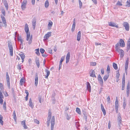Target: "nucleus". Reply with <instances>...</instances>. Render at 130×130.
<instances>
[{
	"mask_svg": "<svg viewBox=\"0 0 130 130\" xmlns=\"http://www.w3.org/2000/svg\"><path fill=\"white\" fill-rule=\"evenodd\" d=\"M38 99L39 102L41 103V96H39L38 97Z\"/></svg>",
	"mask_w": 130,
	"mask_h": 130,
	"instance_id": "obj_60",
	"label": "nucleus"
},
{
	"mask_svg": "<svg viewBox=\"0 0 130 130\" xmlns=\"http://www.w3.org/2000/svg\"><path fill=\"white\" fill-rule=\"evenodd\" d=\"M98 79L100 85L101 86H102L103 84V79L100 74H99L98 75Z\"/></svg>",
	"mask_w": 130,
	"mask_h": 130,
	"instance_id": "obj_10",
	"label": "nucleus"
},
{
	"mask_svg": "<svg viewBox=\"0 0 130 130\" xmlns=\"http://www.w3.org/2000/svg\"><path fill=\"white\" fill-rule=\"evenodd\" d=\"M6 103L5 102H4V103L3 105V109L4 110H6Z\"/></svg>",
	"mask_w": 130,
	"mask_h": 130,
	"instance_id": "obj_52",
	"label": "nucleus"
},
{
	"mask_svg": "<svg viewBox=\"0 0 130 130\" xmlns=\"http://www.w3.org/2000/svg\"><path fill=\"white\" fill-rule=\"evenodd\" d=\"M27 3V1L26 0H24L22 3L21 7L23 10H24L26 8V4Z\"/></svg>",
	"mask_w": 130,
	"mask_h": 130,
	"instance_id": "obj_9",
	"label": "nucleus"
},
{
	"mask_svg": "<svg viewBox=\"0 0 130 130\" xmlns=\"http://www.w3.org/2000/svg\"><path fill=\"white\" fill-rule=\"evenodd\" d=\"M20 57H21V59H24L25 57V56L24 54H22L20 55Z\"/></svg>",
	"mask_w": 130,
	"mask_h": 130,
	"instance_id": "obj_55",
	"label": "nucleus"
},
{
	"mask_svg": "<svg viewBox=\"0 0 130 130\" xmlns=\"http://www.w3.org/2000/svg\"><path fill=\"white\" fill-rule=\"evenodd\" d=\"M40 51L41 53L43 54L45 52V50L43 48H41L40 50Z\"/></svg>",
	"mask_w": 130,
	"mask_h": 130,
	"instance_id": "obj_54",
	"label": "nucleus"
},
{
	"mask_svg": "<svg viewBox=\"0 0 130 130\" xmlns=\"http://www.w3.org/2000/svg\"><path fill=\"white\" fill-rule=\"evenodd\" d=\"M101 108L103 112L104 115L105 116L106 114V112L102 104H101Z\"/></svg>",
	"mask_w": 130,
	"mask_h": 130,
	"instance_id": "obj_27",
	"label": "nucleus"
},
{
	"mask_svg": "<svg viewBox=\"0 0 130 130\" xmlns=\"http://www.w3.org/2000/svg\"><path fill=\"white\" fill-rule=\"evenodd\" d=\"M126 6L130 7V0H128L126 2Z\"/></svg>",
	"mask_w": 130,
	"mask_h": 130,
	"instance_id": "obj_37",
	"label": "nucleus"
},
{
	"mask_svg": "<svg viewBox=\"0 0 130 130\" xmlns=\"http://www.w3.org/2000/svg\"><path fill=\"white\" fill-rule=\"evenodd\" d=\"M34 122L35 123H36L38 124H39V121L38 120H37V119H34Z\"/></svg>",
	"mask_w": 130,
	"mask_h": 130,
	"instance_id": "obj_59",
	"label": "nucleus"
},
{
	"mask_svg": "<svg viewBox=\"0 0 130 130\" xmlns=\"http://www.w3.org/2000/svg\"><path fill=\"white\" fill-rule=\"evenodd\" d=\"M125 29L127 31H128L129 30V24L127 22H124L123 24Z\"/></svg>",
	"mask_w": 130,
	"mask_h": 130,
	"instance_id": "obj_6",
	"label": "nucleus"
},
{
	"mask_svg": "<svg viewBox=\"0 0 130 130\" xmlns=\"http://www.w3.org/2000/svg\"><path fill=\"white\" fill-rule=\"evenodd\" d=\"M18 39L19 41H20L21 42V44H20V46L23 45V42L24 41L21 38L20 36H19L18 37Z\"/></svg>",
	"mask_w": 130,
	"mask_h": 130,
	"instance_id": "obj_26",
	"label": "nucleus"
},
{
	"mask_svg": "<svg viewBox=\"0 0 130 130\" xmlns=\"http://www.w3.org/2000/svg\"><path fill=\"white\" fill-rule=\"evenodd\" d=\"M118 125L120 127V126L122 125L121 122H122V120L121 115L120 113H118Z\"/></svg>",
	"mask_w": 130,
	"mask_h": 130,
	"instance_id": "obj_3",
	"label": "nucleus"
},
{
	"mask_svg": "<svg viewBox=\"0 0 130 130\" xmlns=\"http://www.w3.org/2000/svg\"><path fill=\"white\" fill-rule=\"evenodd\" d=\"M70 52H68L66 58V63H68L69 62L70 60Z\"/></svg>",
	"mask_w": 130,
	"mask_h": 130,
	"instance_id": "obj_16",
	"label": "nucleus"
},
{
	"mask_svg": "<svg viewBox=\"0 0 130 130\" xmlns=\"http://www.w3.org/2000/svg\"><path fill=\"white\" fill-rule=\"evenodd\" d=\"M52 117V113L51 110L50 109H49L48 110V117L47 118H48L51 119Z\"/></svg>",
	"mask_w": 130,
	"mask_h": 130,
	"instance_id": "obj_28",
	"label": "nucleus"
},
{
	"mask_svg": "<svg viewBox=\"0 0 130 130\" xmlns=\"http://www.w3.org/2000/svg\"><path fill=\"white\" fill-rule=\"evenodd\" d=\"M64 59V57H62L61 58V60H60V62L61 63H62V62L63 60Z\"/></svg>",
	"mask_w": 130,
	"mask_h": 130,
	"instance_id": "obj_63",
	"label": "nucleus"
},
{
	"mask_svg": "<svg viewBox=\"0 0 130 130\" xmlns=\"http://www.w3.org/2000/svg\"><path fill=\"white\" fill-rule=\"evenodd\" d=\"M29 30V28L28 25L27 24H26L25 26V31L26 32V34H27V33H30L28 32Z\"/></svg>",
	"mask_w": 130,
	"mask_h": 130,
	"instance_id": "obj_21",
	"label": "nucleus"
},
{
	"mask_svg": "<svg viewBox=\"0 0 130 130\" xmlns=\"http://www.w3.org/2000/svg\"><path fill=\"white\" fill-rule=\"evenodd\" d=\"M87 89L88 90L89 92L91 91V87L90 83L88 82H87Z\"/></svg>",
	"mask_w": 130,
	"mask_h": 130,
	"instance_id": "obj_24",
	"label": "nucleus"
},
{
	"mask_svg": "<svg viewBox=\"0 0 130 130\" xmlns=\"http://www.w3.org/2000/svg\"><path fill=\"white\" fill-rule=\"evenodd\" d=\"M122 83H125V77L124 75H123V77Z\"/></svg>",
	"mask_w": 130,
	"mask_h": 130,
	"instance_id": "obj_47",
	"label": "nucleus"
},
{
	"mask_svg": "<svg viewBox=\"0 0 130 130\" xmlns=\"http://www.w3.org/2000/svg\"><path fill=\"white\" fill-rule=\"evenodd\" d=\"M36 19L35 18H34L32 20V24L34 30H35L36 26Z\"/></svg>",
	"mask_w": 130,
	"mask_h": 130,
	"instance_id": "obj_13",
	"label": "nucleus"
},
{
	"mask_svg": "<svg viewBox=\"0 0 130 130\" xmlns=\"http://www.w3.org/2000/svg\"><path fill=\"white\" fill-rule=\"evenodd\" d=\"M130 48V40H128L127 41V51L129 50Z\"/></svg>",
	"mask_w": 130,
	"mask_h": 130,
	"instance_id": "obj_29",
	"label": "nucleus"
},
{
	"mask_svg": "<svg viewBox=\"0 0 130 130\" xmlns=\"http://www.w3.org/2000/svg\"><path fill=\"white\" fill-rule=\"evenodd\" d=\"M130 82L128 81L127 83V87L126 93L127 96H128L129 93Z\"/></svg>",
	"mask_w": 130,
	"mask_h": 130,
	"instance_id": "obj_12",
	"label": "nucleus"
},
{
	"mask_svg": "<svg viewBox=\"0 0 130 130\" xmlns=\"http://www.w3.org/2000/svg\"><path fill=\"white\" fill-rule=\"evenodd\" d=\"M1 12L4 16L5 15V12L3 8H2L1 10Z\"/></svg>",
	"mask_w": 130,
	"mask_h": 130,
	"instance_id": "obj_39",
	"label": "nucleus"
},
{
	"mask_svg": "<svg viewBox=\"0 0 130 130\" xmlns=\"http://www.w3.org/2000/svg\"><path fill=\"white\" fill-rule=\"evenodd\" d=\"M66 117L67 119L68 120H69L70 118V117L69 116L68 114L67 113H66Z\"/></svg>",
	"mask_w": 130,
	"mask_h": 130,
	"instance_id": "obj_56",
	"label": "nucleus"
},
{
	"mask_svg": "<svg viewBox=\"0 0 130 130\" xmlns=\"http://www.w3.org/2000/svg\"><path fill=\"white\" fill-rule=\"evenodd\" d=\"M76 24V20L75 18L73 19V24L72 25V27L71 29V30L73 32L75 29Z\"/></svg>",
	"mask_w": 130,
	"mask_h": 130,
	"instance_id": "obj_14",
	"label": "nucleus"
},
{
	"mask_svg": "<svg viewBox=\"0 0 130 130\" xmlns=\"http://www.w3.org/2000/svg\"><path fill=\"white\" fill-rule=\"evenodd\" d=\"M38 74L37 73H36L35 74V84L36 86H37L38 84Z\"/></svg>",
	"mask_w": 130,
	"mask_h": 130,
	"instance_id": "obj_15",
	"label": "nucleus"
},
{
	"mask_svg": "<svg viewBox=\"0 0 130 130\" xmlns=\"http://www.w3.org/2000/svg\"><path fill=\"white\" fill-rule=\"evenodd\" d=\"M2 22L3 24V26L6 27L7 26L6 21H2Z\"/></svg>",
	"mask_w": 130,
	"mask_h": 130,
	"instance_id": "obj_50",
	"label": "nucleus"
},
{
	"mask_svg": "<svg viewBox=\"0 0 130 130\" xmlns=\"http://www.w3.org/2000/svg\"><path fill=\"white\" fill-rule=\"evenodd\" d=\"M45 8H47L49 5V3L48 0H47L45 2Z\"/></svg>",
	"mask_w": 130,
	"mask_h": 130,
	"instance_id": "obj_32",
	"label": "nucleus"
},
{
	"mask_svg": "<svg viewBox=\"0 0 130 130\" xmlns=\"http://www.w3.org/2000/svg\"><path fill=\"white\" fill-rule=\"evenodd\" d=\"M28 105L29 106L31 107V108L33 109L34 107V105L31 99V98L29 100Z\"/></svg>",
	"mask_w": 130,
	"mask_h": 130,
	"instance_id": "obj_19",
	"label": "nucleus"
},
{
	"mask_svg": "<svg viewBox=\"0 0 130 130\" xmlns=\"http://www.w3.org/2000/svg\"><path fill=\"white\" fill-rule=\"evenodd\" d=\"M96 63L95 62H91L90 63L91 66H94L96 65Z\"/></svg>",
	"mask_w": 130,
	"mask_h": 130,
	"instance_id": "obj_45",
	"label": "nucleus"
},
{
	"mask_svg": "<svg viewBox=\"0 0 130 130\" xmlns=\"http://www.w3.org/2000/svg\"><path fill=\"white\" fill-rule=\"evenodd\" d=\"M17 68L18 69L21 70V65L19 64L18 65V66Z\"/></svg>",
	"mask_w": 130,
	"mask_h": 130,
	"instance_id": "obj_64",
	"label": "nucleus"
},
{
	"mask_svg": "<svg viewBox=\"0 0 130 130\" xmlns=\"http://www.w3.org/2000/svg\"><path fill=\"white\" fill-rule=\"evenodd\" d=\"M45 71L46 73V75L45 76V78H47L48 76L50 75V72L49 71L47 70L46 69H45Z\"/></svg>",
	"mask_w": 130,
	"mask_h": 130,
	"instance_id": "obj_30",
	"label": "nucleus"
},
{
	"mask_svg": "<svg viewBox=\"0 0 130 130\" xmlns=\"http://www.w3.org/2000/svg\"><path fill=\"white\" fill-rule=\"evenodd\" d=\"M78 2L79 6V8L81 9V8L82 7V3L80 0H79Z\"/></svg>",
	"mask_w": 130,
	"mask_h": 130,
	"instance_id": "obj_43",
	"label": "nucleus"
},
{
	"mask_svg": "<svg viewBox=\"0 0 130 130\" xmlns=\"http://www.w3.org/2000/svg\"><path fill=\"white\" fill-rule=\"evenodd\" d=\"M26 124L25 121L24 120L21 122V124L22 125H23Z\"/></svg>",
	"mask_w": 130,
	"mask_h": 130,
	"instance_id": "obj_62",
	"label": "nucleus"
},
{
	"mask_svg": "<svg viewBox=\"0 0 130 130\" xmlns=\"http://www.w3.org/2000/svg\"><path fill=\"white\" fill-rule=\"evenodd\" d=\"M76 111L80 115L81 114V112L80 109L78 108H76Z\"/></svg>",
	"mask_w": 130,
	"mask_h": 130,
	"instance_id": "obj_41",
	"label": "nucleus"
},
{
	"mask_svg": "<svg viewBox=\"0 0 130 130\" xmlns=\"http://www.w3.org/2000/svg\"><path fill=\"white\" fill-rule=\"evenodd\" d=\"M6 80L7 86L9 89L10 88V78L8 73L7 72L6 73Z\"/></svg>",
	"mask_w": 130,
	"mask_h": 130,
	"instance_id": "obj_4",
	"label": "nucleus"
},
{
	"mask_svg": "<svg viewBox=\"0 0 130 130\" xmlns=\"http://www.w3.org/2000/svg\"><path fill=\"white\" fill-rule=\"evenodd\" d=\"M119 43L120 46L122 47H124L125 46V44L124 41L122 39H120Z\"/></svg>",
	"mask_w": 130,
	"mask_h": 130,
	"instance_id": "obj_20",
	"label": "nucleus"
},
{
	"mask_svg": "<svg viewBox=\"0 0 130 130\" xmlns=\"http://www.w3.org/2000/svg\"><path fill=\"white\" fill-rule=\"evenodd\" d=\"M113 67L116 70L118 69V67L117 64L115 63H113Z\"/></svg>",
	"mask_w": 130,
	"mask_h": 130,
	"instance_id": "obj_34",
	"label": "nucleus"
},
{
	"mask_svg": "<svg viewBox=\"0 0 130 130\" xmlns=\"http://www.w3.org/2000/svg\"><path fill=\"white\" fill-rule=\"evenodd\" d=\"M3 98H2V97H0V103L1 104H3Z\"/></svg>",
	"mask_w": 130,
	"mask_h": 130,
	"instance_id": "obj_48",
	"label": "nucleus"
},
{
	"mask_svg": "<svg viewBox=\"0 0 130 130\" xmlns=\"http://www.w3.org/2000/svg\"><path fill=\"white\" fill-rule=\"evenodd\" d=\"M120 76V74L119 72L118 71H117L116 76V78L117 79H118L119 77Z\"/></svg>",
	"mask_w": 130,
	"mask_h": 130,
	"instance_id": "obj_36",
	"label": "nucleus"
},
{
	"mask_svg": "<svg viewBox=\"0 0 130 130\" xmlns=\"http://www.w3.org/2000/svg\"><path fill=\"white\" fill-rule=\"evenodd\" d=\"M107 100L108 103H110V98L109 96H108L107 99Z\"/></svg>",
	"mask_w": 130,
	"mask_h": 130,
	"instance_id": "obj_53",
	"label": "nucleus"
},
{
	"mask_svg": "<svg viewBox=\"0 0 130 130\" xmlns=\"http://www.w3.org/2000/svg\"><path fill=\"white\" fill-rule=\"evenodd\" d=\"M90 75L92 77H96L95 74V72L93 70H91L89 73Z\"/></svg>",
	"mask_w": 130,
	"mask_h": 130,
	"instance_id": "obj_17",
	"label": "nucleus"
},
{
	"mask_svg": "<svg viewBox=\"0 0 130 130\" xmlns=\"http://www.w3.org/2000/svg\"><path fill=\"white\" fill-rule=\"evenodd\" d=\"M107 71L108 74H109V73L110 72V69L109 65H108L107 66Z\"/></svg>",
	"mask_w": 130,
	"mask_h": 130,
	"instance_id": "obj_40",
	"label": "nucleus"
},
{
	"mask_svg": "<svg viewBox=\"0 0 130 130\" xmlns=\"http://www.w3.org/2000/svg\"><path fill=\"white\" fill-rule=\"evenodd\" d=\"M128 67V65H125V71L126 73V71H127V69Z\"/></svg>",
	"mask_w": 130,
	"mask_h": 130,
	"instance_id": "obj_58",
	"label": "nucleus"
},
{
	"mask_svg": "<svg viewBox=\"0 0 130 130\" xmlns=\"http://www.w3.org/2000/svg\"><path fill=\"white\" fill-rule=\"evenodd\" d=\"M27 34L26 36V40L28 41L29 39V41L28 42V43L29 44H30L32 43V36H30V33H27Z\"/></svg>",
	"mask_w": 130,
	"mask_h": 130,
	"instance_id": "obj_2",
	"label": "nucleus"
},
{
	"mask_svg": "<svg viewBox=\"0 0 130 130\" xmlns=\"http://www.w3.org/2000/svg\"><path fill=\"white\" fill-rule=\"evenodd\" d=\"M115 107L116 111L117 113L118 111L119 104L118 101V99H117V98L116 100V101L115 102Z\"/></svg>",
	"mask_w": 130,
	"mask_h": 130,
	"instance_id": "obj_11",
	"label": "nucleus"
},
{
	"mask_svg": "<svg viewBox=\"0 0 130 130\" xmlns=\"http://www.w3.org/2000/svg\"><path fill=\"white\" fill-rule=\"evenodd\" d=\"M109 74L107 75H105L103 77L104 80L105 81H106L107 79L109 77Z\"/></svg>",
	"mask_w": 130,
	"mask_h": 130,
	"instance_id": "obj_33",
	"label": "nucleus"
},
{
	"mask_svg": "<svg viewBox=\"0 0 130 130\" xmlns=\"http://www.w3.org/2000/svg\"><path fill=\"white\" fill-rule=\"evenodd\" d=\"M116 51L119 53L120 54V57L121 58L123 57L124 56V51L122 49H117V50H116Z\"/></svg>",
	"mask_w": 130,
	"mask_h": 130,
	"instance_id": "obj_8",
	"label": "nucleus"
},
{
	"mask_svg": "<svg viewBox=\"0 0 130 130\" xmlns=\"http://www.w3.org/2000/svg\"><path fill=\"white\" fill-rule=\"evenodd\" d=\"M55 124V118L54 116H52L51 122V130H53V128Z\"/></svg>",
	"mask_w": 130,
	"mask_h": 130,
	"instance_id": "obj_5",
	"label": "nucleus"
},
{
	"mask_svg": "<svg viewBox=\"0 0 130 130\" xmlns=\"http://www.w3.org/2000/svg\"><path fill=\"white\" fill-rule=\"evenodd\" d=\"M13 118L14 120L15 121L17 119V117L15 111H13Z\"/></svg>",
	"mask_w": 130,
	"mask_h": 130,
	"instance_id": "obj_38",
	"label": "nucleus"
},
{
	"mask_svg": "<svg viewBox=\"0 0 130 130\" xmlns=\"http://www.w3.org/2000/svg\"><path fill=\"white\" fill-rule=\"evenodd\" d=\"M125 83H122V90H124L125 88Z\"/></svg>",
	"mask_w": 130,
	"mask_h": 130,
	"instance_id": "obj_49",
	"label": "nucleus"
},
{
	"mask_svg": "<svg viewBox=\"0 0 130 130\" xmlns=\"http://www.w3.org/2000/svg\"><path fill=\"white\" fill-rule=\"evenodd\" d=\"M52 22L51 21H50V22H49V23L48 24V26L50 27H51L52 26Z\"/></svg>",
	"mask_w": 130,
	"mask_h": 130,
	"instance_id": "obj_44",
	"label": "nucleus"
},
{
	"mask_svg": "<svg viewBox=\"0 0 130 130\" xmlns=\"http://www.w3.org/2000/svg\"><path fill=\"white\" fill-rule=\"evenodd\" d=\"M1 18H2V21H6V19H5V17H3V16H1Z\"/></svg>",
	"mask_w": 130,
	"mask_h": 130,
	"instance_id": "obj_61",
	"label": "nucleus"
},
{
	"mask_svg": "<svg viewBox=\"0 0 130 130\" xmlns=\"http://www.w3.org/2000/svg\"><path fill=\"white\" fill-rule=\"evenodd\" d=\"M116 5H117L121 6H122V3H121L119 1H118V2Z\"/></svg>",
	"mask_w": 130,
	"mask_h": 130,
	"instance_id": "obj_57",
	"label": "nucleus"
},
{
	"mask_svg": "<svg viewBox=\"0 0 130 130\" xmlns=\"http://www.w3.org/2000/svg\"><path fill=\"white\" fill-rule=\"evenodd\" d=\"M3 118L2 116L1 115H0V123L2 125H3V121L2 120Z\"/></svg>",
	"mask_w": 130,
	"mask_h": 130,
	"instance_id": "obj_35",
	"label": "nucleus"
},
{
	"mask_svg": "<svg viewBox=\"0 0 130 130\" xmlns=\"http://www.w3.org/2000/svg\"><path fill=\"white\" fill-rule=\"evenodd\" d=\"M35 62L37 67L39 68V67L40 64L38 58L36 57L35 59Z\"/></svg>",
	"mask_w": 130,
	"mask_h": 130,
	"instance_id": "obj_23",
	"label": "nucleus"
},
{
	"mask_svg": "<svg viewBox=\"0 0 130 130\" xmlns=\"http://www.w3.org/2000/svg\"><path fill=\"white\" fill-rule=\"evenodd\" d=\"M3 3L4 5L5 6L6 10H8L9 6L8 3L7 1H4L3 2Z\"/></svg>",
	"mask_w": 130,
	"mask_h": 130,
	"instance_id": "obj_25",
	"label": "nucleus"
},
{
	"mask_svg": "<svg viewBox=\"0 0 130 130\" xmlns=\"http://www.w3.org/2000/svg\"><path fill=\"white\" fill-rule=\"evenodd\" d=\"M36 51V53L39 56L40 55V53L39 52V49H36L35 50Z\"/></svg>",
	"mask_w": 130,
	"mask_h": 130,
	"instance_id": "obj_46",
	"label": "nucleus"
},
{
	"mask_svg": "<svg viewBox=\"0 0 130 130\" xmlns=\"http://www.w3.org/2000/svg\"><path fill=\"white\" fill-rule=\"evenodd\" d=\"M116 47L115 48L116 49V50H117V49H119L121 46H120V43L119 42H118L117 43L116 45Z\"/></svg>",
	"mask_w": 130,
	"mask_h": 130,
	"instance_id": "obj_31",
	"label": "nucleus"
},
{
	"mask_svg": "<svg viewBox=\"0 0 130 130\" xmlns=\"http://www.w3.org/2000/svg\"><path fill=\"white\" fill-rule=\"evenodd\" d=\"M108 25L109 26L112 27H115L117 28H118V25H116V24L112 22H109L108 23Z\"/></svg>",
	"mask_w": 130,
	"mask_h": 130,
	"instance_id": "obj_18",
	"label": "nucleus"
},
{
	"mask_svg": "<svg viewBox=\"0 0 130 130\" xmlns=\"http://www.w3.org/2000/svg\"><path fill=\"white\" fill-rule=\"evenodd\" d=\"M52 32H49L46 34L44 37V40H47L48 38L51 36Z\"/></svg>",
	"mask_w": 130,
	"mask_h": 130,
	"instance_id": "obj_7",
	"label": "nucleus"
},
{
	"mask_svg": "<svg viewBox=\"0 0 130 130\" xmlns=\"http://www.w3.org/2000/svg\"><path fill=\"white\" fill-rule=\"evenodd\" d=\"M24 82V79L23 78H21V80H20V84L21 85H22L23 83Z\"/></svg>",
	"mask_w": 130,
	"mask_h": 130,
	"instance_id": "obj_42",
	"label": "nucleus"
},
{
	"mask_svg": "<svg viewBox=\"0 0 130 130\" xmlns=\"http://www.w3.org/2000/svg\"><path fill=\"white\" fill-rule=\"evenodd\" d=\"M0 88L1 90L4 89V87L3 84L2 83H0Z\"/></svg>",
	"mask_w": 130,
	"mask_h": 130,
	"instance_id": "obj_51",
	"label": "nucleus"
},
{
	"mask_svg": "<svg viewBox=\"0 0 130 130\" xmlns=\"http://www.w3.org/2000/svg\"><path fill=\"white\" fill-rule=\"evenodd\" d=\"M81 33L80 31H78L77 35V40L79 41L80 39Z\"/></svg>",
	"mask_w": 130,
	"mask_h": 130,
	"instance_id": "obj_22",
	"label": "nucleus"
},
{
	"mask_svg": "<svg viewBox=\"0 0 130 130\" xmlns=\"http://www.w3.org/2000/svg\"><path fill=\"white\" fill-rule=\"evenodd\" d=\"M8 48L9 50V52L11 56L13 55V47L12 43L10 42H8Z\"/></svg>",
	"mask_w": 130,
	"mask_h": 130,
	"instance_id": "obj_1",
	"label": "nucleus"
}]
</instances>
